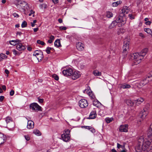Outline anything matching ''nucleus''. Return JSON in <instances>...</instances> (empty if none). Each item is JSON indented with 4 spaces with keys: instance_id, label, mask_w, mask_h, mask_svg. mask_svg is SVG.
Segmentation results:
<instances>
[{
    "instance_id": "20",
    "label": "nucleus",
    "mask_w": 152,
    "mask_h": 152,
    "mask_svg": "<svg viewBox=\"0 0 152 152\" xmlns=\"http://www.w3.org/2000/svg\"><path fill=\"white\" fill-rule=\"evenodd\" d=\"M42 53L43 52L41 50H36L34 52L33 55L36 56L38 55L42 56Z\"/></svg>"
},
{
    "instance_id": "41",
    "label": "nucleus",
    "mask_w": 152,
    "mask_h": 152,
    "mask_svg": "<svg viewBox=\"0 0 152 152\" xmlns=\"http://www.w3.org/2000/svg\"><path fill=\"white\" fill-rule=\"evenodd\" d=\"M47 5L46 4H40L39 7L41 9H42L43 8H44L45 9L47 8Z\"/></svg>"
},
{
    "instance_id": "44",
    "label": "nucleus",
    "mask_w": 152,
    "mask_h": 152,
    "mask_svg": "<svg viewBox=\"0 0 152 152\" xmlns=\"http://www.w3.org/2000/svg\"><path fill=\"white\" fill-rule=\"evenodd\" d=\"M52 48L50 47H48L46 50V51L47 54H50V50H51Z\"/></svg>"
},
{
    "instance_id": "51",
    "label": "nucleus",
    "mask_w": 152,
    "mask_h": 152,
    "mask_svg": "<svg viewBox=\"0 0 152 152\" xmlns=\"http://www.w3.org/2000/svg\"><path fill=\"white\" fill-rule=\"evenodd\" d=\"M129 16L130 19L132 20L134 18V16L132 14H129Z\"/></svg>"
},
{
    "instance_id": "43",
    "label": "nucleus",
    "mask_w": 152,
    "mask_h": 152,
    "mask_svg": "<svg viewBox=\"0 0 152 152\" xmlns=\"http://www.w3.org/2000/svg\"><path fill=\"white\" fill-rule=\"evenodd\" d=\"M37 43L38 44H40L42 45H45V43L43 41H41L40 40H38L37 41Z\"/></svg>"
},
{
    "instance_id": "55",
    "label": "nucleus",
    "mask_w": 152,
    "mask_h": 152,
    "mask_svg": "<svg viewBox=\"0 0 152 152\" xmlns=\"http://www.w3.org/2000/svg\"><path fill=\"white\" fill-rule=\"evenodd\" d=\"M49 38L50 39L53 41L55 37L54 36L52 35Z\"/></svg>"
},
{
    "instance_id": "50",
    "label": "nucleus",
    "mask_w": 152,
    "mask_h": 152,
    "mask_svg": "<svg viewBox=\"0 0 152 152\" xmlns=\"http://www.w3.org/2000/svg\"><path fill=\"white\" fill-rule=\"evenodd\" d=\"M146 77H147V79L150 78H152V71L150 72V73Z\"/></svg>"
},
{
    "instance_id": "5",
    "label": "nucleus",
    "mask_w": 152,
    "mask_h": 152,
    "mask_svg": "<svg viewBox=\"0 0 152 152\" xmlns=\"http://www.w3.org/2000/svg\"><path fill=\"white\" fill-rule=\"evenodd\" d=\"M70 131L69 129L65 130L64 132L61 135L62 139L65 142H68L70 140V135L69 134Z\"/></svg>"
},
{
    "instance_id": "34",
    "label": "nucleus",
    "mask_w": 152,
    "mask_h": 152,
    "mask_svg": "<svg viewBox=\"0 0 152 152\" xmlns=\"http://www.w3.org/2000/svg\"><path fill=\"white\" fill-rule=\"evenodd\" d=\"M95 42L98 44H102V39L99 38L96 39Z\"/></svg>"
},
{
    "instance_id": "24",
    "label": "nucleus",
    "mask_w": 152,
    "mask_h": 152,
    "mask_svg": "<svg viewBox=\"0 0 152 152\" xmlns=\"http://www.w3.org/2000/svg\"><path fill=\"white\" fill-rule=\"evenodd\" d=\"M54 46L57 48L61 47L60 41L59 39H56L54 42Z\"/></svg>"
},
{
    "instance_id": "21",
    "label": "nucleus",
    "mask_w": 152,
    "mask_h": 152,
    "mask_svg": "<svg viewBox=\"0 0 152 152\" xmlns=\"http://www.w3.org/2000/svg\"><path fill=\"white\" fill-rule=\"evenodd\" d=\"M128 7L127 6H124L123 8L122 9V13L124 14H127L129 12V10L128 9Z\"/></svg>"
},
{
    "instance_id": "28",
    "label": "nucleus",
    "mask_w": 152,
    "mask_h": 152,
    "mask_svg": "<svg viewBox=\"0 0 152 152\" xmlns=\"http://www.w3.org/2000/svg\"><path fill=\"white\" fill-rule=\"evenodd\" d=\"M101 104V103L97 100H94L93 102V105L97 107H98L99 106V104Z\"/></svg>"
},
{
    "instance_id": "6",
    "label": "nucleus",
    "mask_w": 152,
    "mask_h": 152,
    "mask_svg": "<svg viewBox=\"0 0 152 152\" xmlns=\"http://www.w3.org/2000/svg\"><path fill=\"white\" fill-rule=\"evenodd\" d=\"M29 107L31 109L35 111H41V107L36 103H33L31 104Z\"/></svg>"
},
{
    "instance_id": "42",
    "label": "nucleus",
    "mask_w": 152,
    "mask_h": 152,
    "mask_svg": "<svg viewBox=\"0 0 152 152\" xmlns=\"http://www.w3.org/2000/svg\"><path fill=\"white\" fill-rule=\"evenodd\" d=\"M27 23L25 21H24L23 22L22 24L21 27L22 28H24L27 26Z\"/></svg>"
},
{
    "instance_id": "54",
    "label": "nucleus",
    "mask_w": 152,
    "mask_h": 152,
    "mask_svg": "<svg viewBox=\"0 0 152 152\" xmlns=\"http://www.w3.org/2000/svg\"><path fill=\"white\" fill-rule=\"evenodd\" d=\"M34 12H35L33 10H31L30 11V13L28 15L29 16H30L32 14H34Z\"/></svg>"
},
{
    "instance_id": "15",
    "label": "nucleus",
    "mask_w": 152,
    "mask_h": 152,
    "mask_svg": "<svg viewBox=\"0 0 152 152\" xmlns=\"http://www.w3.org/2000/svg\"><path fill=\"white\" fill-rule=\"evenodd\" d=\"M84 45L80 42H78L76 44V48L79 51L83 50L84 47Z\"/></svg>"
},
{
    "instance_id": "52",
    "label": "nucleus",
    "mask_w": 152,
    "mask_h": 152,
    "mask_svg": "<svg viewBox=\"0 0 152 152\" xmlns=\"http://www.w3.org/2000/svg\"><path fill=\"white\" fill-rule=\"evenodd\" d=\"M12 15L15 17L18 18L19 17V15L15 12L13 13Z\"/></svg>"
},
{
    "instance_id": "46",
    "label": "nucleus",
    "mask_w": 152,
    "mask_h": 152,
    "mask_svg": "<svg viewBox=\"0 0 152 152\" xmlns=\"http://www.w3.org/2000/svg\"><path fill=\"white\" fill-rule=\"evenodd\" d=\"M53 77L56 80H58L59 79V77L58 75L56 74H54L53 75Z\"/></svg>"
},
{
    "instance_id": "13",
    "label": "nucleus",
    "mask_w": 152,
    "mask_h": 152,
    "mask_svg": "<svg viewBox=\"0 0 152 152\" xmlns=\"http://www.w3.org/2000/svg\"><path fill=\"white\" fill-rule=\"evenodd\" d=\"M7 138V137L5 135L0 132V145L6 142Z\"/></svg>"
},
{
    "instance_id": "57",
    "label": "nucleus",
    "mask_w": 152,
    "mask_h": 152,
    "mask_svg": "<svg viewBox=\"0 0 152 152\" xmlns=\"http://www.w3.org/2000/svg\"><path fill=\"white\" fill-rule=\"evenodd\" d=\"M4 98V97L3 96H0V102H2Z\"/></svg>"
},
{
    "instance_id": "62",
    "label": "nucleus",
    "mask_w": 152,
    "mask_h": 152,
    "mask_svg": "<svg viewBox=\"0 0 152 152\" xmlns=\"http://www.w3.org/2000/svg\"><path fill=\"white\" fill-rule=\"evenodd\" d=\"M53 3L54 4H57L58 2V0H52Z\"/></svg>"
},
{
    "instance_id": "53",
    "label": "nucleus",
    "mask_w": 152,
    "mask_h": 152,
    "mask_svg": "<svg viewBox=\"0 0 152 152\" xmlns=\"http://www.w3.org/2000/svg\"><path fill=\"white\" fill-rule=\"evenodd\" d=\"M26 140L27 141H28L30 140V137L28 135H25L24 136Z\"/></svg>"
},
{
    "instance_id": "60",
    "label": "nucleus",
    "mask_w": 152,
    "mask_h": 152,
    "mask_svg": "<svg viewBox=\"0 0 152 152\" xmlns=\"http://www.w3.org/2000/svg\"><path fill=\"white\" fill-rule=\"evenodd\" d=\"M13 54L15 55H16L18 54V51L15 50H13Z\"/></svg>"
},
{
    "instance_id": "49",
    "label": "nucleus",
    "mask_w": 152,
    "mask_h": 152,
    "mask_svg": "<svg viewBox=\"0 0 152 152\" xmlns=\"http://www.w3.org/2000/svg\"><path fill=\"white\" fill-rule=\"evenodd\" d=\"M120 21L121 22L120 23H121V25H122V24H124L126 23L125 20V19L124 20L123 17H122V20H121Z\"/></svg>"
},
{
    "instance_id": "27",
    "label": "nucleus",
    "mask_w": 152,
    "mask_h": 152,
    "mask_svg": "<svg viewBox=\"0 0 152 152\" xmlns=\"http://www.w3.org/2000/svg\"><path fill=\"white\" fill-rule=\"evenodd\" d=\"M5 121H6V123L7 125V124H8L10 121L12 123H13L12 121V118L9 117H7Z\"/></svg>"
},
{
    "instance_id": "18",
    "label": "nucleus",
    "mask_w": 152,
    "mask_h": 152,
    "mask_svg": "<svg viewBox=\"0 0 152 152\" xmlns=\"http://www.w3.org/2000/svg\"><path fill=\"white\" fill-rule=\"evenodd\" d=\"M148 82V80L147 79V77L143 79V80H141L140 83V85L141 86H143L145 85Z\"/></svg>"
},
{
    "instance_id": "38",
    "label": "nucleus",
    "mask_w": 152,
    "mask_h": 152,
    "mask_svg": "<svg viewBox=\"0 0 152 152\" xmlns=\"http://www.w3.org/2000/svg\"><path fill=\"white\" fill-rule=\"evenodd\" d=\"M42 56H41L40 55H38L36 56L39 61V60H40V61H41L42 59L43 58L44 56L43 53Z\"/></svg>"
},
{
    "instance_id": "37",
    "label": "nucleus",
    "mask_w": 152,
    "mask_h": 152,
    "mask_svg": "<svg viewBox=\"0 0 152 152\" xmlns=\"http://www.w3.org/2000/svg\"><path fill=\"white\" fill-rule=\"evenodd\" d=\"M144 31L147 33L150 34H151L152 33L151 29L149 28H145L144 29Z\"/></svg>"
},
{
    "instance_id": "19",
    "label": "nucleus",
    "mask_w": 152,
    "mask_h": 152,
    "mask_svg": "<svg viewBox=\"0 0 152 152\" xmlns=\"http://www.w3.org/2000/svg\"><path fill=\"white\" fill-rule=\"evenodd\" d=\"M21 41L19 39H16L15 40H12L10 41V44L12 45H17L19 43H20Z\"/></svg>"
},
{
    "instance_id": "33",
    "label": "nucleus",
    "mask_w": 152,
    "mask_h": 152,
    "mask_svg": "<svg viewBox=\"0 0 152 152\" xmlns=\"http://www.w3.org/2000/svg\"><path fill=\"white\" fill-rule=\"evenodd\" d=\"M113 120V118H105V121L107 123H109L112 122Z\"/></svg>"
},
{
    "instance_id": "10",
    "label": "nucleus",
    "mask_w": 152,
    "mask_h": 152,
    "mask_svg": "<svg viewBox=\"0 0 152 152\" xmlns=\"http://www.w3.org/2000/svg\"><path fill=\"white\" fill-rule=\"evenodd\" d=\"M81 73L77 71H73L72 75V78L73 80H75L79 77L81 75Z\"/></svg>"
},
{
    "instance_id": "25",
    "label": "nucleus",
    "mask_w": 152,
    "mask_h": 152,
    "mask_svg": "<svg viewBox=\"0 0 152 152\" xmlns=\"http://www.w3.org/2000/svg\"><path fill=\"white\" fill-rule=\"evenodd\" d=\"M117 24V22L116 20H114L109 26V28L112 29Z\"/></svg>"
},
{
    "instance_id": "31",
    "label": "nucleus",
    "mask_w": 152,
    "mask_h": 152,
    "mask_svg": "<svg viewBox=\"0 0 152 152\" xmlns=\"http://www.w3.org/2000/svg\"><path fill=\"white\" fill-rule=\"evenodd\" d=\"M148 136L152 135V123L150 125V126L148 130Z\"/></svg>"
},
{
    "instance_id": "56",
    "label": "nucleus",
    "mask_w": 152,
    "mask_h": 152,
    "mask_svg": "<svg viewBox=\"0 0 152 152\" xmlns=\"http://www.w3.org/2000/svg\"><path fill=\"white\" fill-rule=\"evenodd\" d=\"M14 94V91L13 90H11L10 92V95L11 96H13Z\"/></svg>"
},
{
    "instance_id": "61",
    "label": "nucleus",
    "mask_w": 152,
    "mask_h": 152,
    "mask_svg": "<svg viewBox=\"0 0 152 152\" xmlns=\"http://www.w3.org/2000/svg\"><path fill=\"white\" fill-rule=\"evenodd\" d=\"M102 113H103V112H102V110H100L99 111V115H101V116H104V115L103 114H102Z\"/></svg>"
},
{
    "instance_id": "48",
    "label": "nucleus",
    "mask_w": 152,
    "mask_h": 152,
    "mask_svg": "<svg viewBox=\"0 0 152 152\" xmlns=\"http://www.w3.org/2000/svg\"><path fill=\"white\" fill-rule=\"evenodd\" d=\"M37 99L38 102L40 103H42L44 101V99H40L39 97H37Z\"/></svg>"
},
{
    "instance_id": "58",
    "label": "nucleus",
    "mask_w": 152,
    "mask_h": 152,
    "mask_svg": "<svg viewBox=\"0 0 152 152\" xmlns=\"http://www.w3.org/2000/svg\"><path fill=\"white\" fill-rule=\"evenodd\" d=\"M151 23V22L150 21H147L145 22V24L146 25H150Z\"/></svg>"
},
{
    "instance_id": "1",
    "label": "nucleus",
    "mask_w": 152,
    "mask_h": 152,
    "mask_svg": "<svg viewBox=\"0 0 152 152\" xmlns=\"http://www.w3.org/2000/svg\"><path fill=\"white\" fill-rule=\"evenodd\" d=\"M138 143L135 147V149L136 152H142L148 148H152V141H151L147 139H144L143 136H141L138 139Z\"/></svg>"
},
{
    "instance_id": "11",
    "label": "nucleus",
    "mask_w": 152,
    "mask_h": 152,
    "mask_svg": "<svg viewBox=\"0 0 152 152\" xmlns=\"http://www.w3.org/2000/svg\"><path fill=\"white\" fill-rule=\"evenodd\" d=\"M128 125L127 124L121 125L119 127V131L121 132H128Z\"/></svg>"
},
{
    "instance_id": "47",
    "label": "nucleus",
    "mask_w": 152,
    "mask_h": 152,
    "mask_svg": "<svg viewBox=\"0 0 152 152\" xmlns=\"http://www.w3.org/2000/svg\"><path fill=\"white\" fill-rule=\"evenodd\" d=\"M59 28L61 30H65L67 28L65 26H61L59 27Z\"/></svg>"
},
{
    "instance_id": "9",
    "label": "nucleus",
    "mask_w": 152,
    "mask_h": 152,
    "mask_svg": "<svg viewBox=\"0 0 152 152\" xmlns=\"http://www.w3.org/2000/svg\"><path fill=\"white\" fill-rule=\"evenodd\" d=\"M148 113V112L146 108H144L140 113L139 115V117L142 119L145 118Z\"/></svg>"
},
{
    "instance_id": "4",
    "label": "nucleus",
    "mask_w": 152,
    "mask_h": 152,
    "mask_svg": "<svg viewBox=\"0 0 152 152\" xmlns=\"http://www.w3.org/2000/svg\"><path fill=\"white\" fill-rule=\"evenodd\" d=\"M144 100L143 98H140L136 100L133 101L130 99H126L125 101V102L129 106L131 107L133 106L134 105H138L140 104L142 102H143Z\"/></svg>"
},
{
    "instance_id": "63",
    "label": "nucleus",
    "mask_w": 152,
    "mask_h": 152,
    "mask_svg": "<svg viewBox=\"0 0 152 152\" xmlns=\"http://www.w3.org/2000/svg\"><path fill=\"white\" fill-rule=\"evenodd\" d=\"M2 89L4 90L5 91L6 89V86L5 85H3L2 86Z\"/></svg>"
},
{
    "instance_id": "8",
    "label": "nucleus",
    "mask_w": 152,
    "mask_h": 152,
    "mask_svg": "<svg viewBox=\"0 0 152 152\" xmlns=\"http://www.w3.org/2000/svg\"><path fill=\"white\" fill-rule=\"evenodd\" d=\"M79 104L80 107L85 108L88 106V103L86 100L84 99H83L80 100L79 101Z\"/></svg>"
},
{
    "instance_id": "64",
    "label": "nucleus",
    "mask_w": 152,
    "mask_h": 152,
    "mask_svg": "<svg viewBox=\"0 0 152 152\" xmlns=\"http://www.w3.org/2000/svg\"><path fill=\"white\" fill-rule=\"evenodd\" d=\"M4 72L7 75H8L9 73V71L7 69L5 70Z\"/></svg>"
},
{
    "instance_id": "3",
    "label": "nucleus",
    "mask_w": 152,
    "mask_h": 152,
    "mask_svg": "<svg viewBox=\"0 0 152 152\" xmlns=\"http://www.w3.org/2000/svg\"><path fill=\"white\" fill-rule=\"evenodd\" d=\"M128 39H126L123 43V51H122V55L123 58H125L127 56L128 53V50H129V41Z\"/></svg>"
},
{
    "instance_id": "45",
    "label": "nucleus",
    "mask_w": 152,
    "mask_h": 152,
    "mask_svg": "<svg viewBox=\"0 0 152 152\" xmlns=\"http://www.w3.org/2000/svg\"><path fill=\"white\" fill-rule=\"evenodd\" d=\"M121 20H122V17L121 16H119L116 19V21L118 23H120Z\"/></svg>"
},
{
    "instance_id": "12",
    "label": "nucleus",
    "mask_w": 152,
    "mask_h": 152,
    "mask_svg": "<svg viewBox=\"0 0 152 152\" xmlns=\"http://www.w3.org/2000/svg\"><path fill=\"white\" fill-rule=\"evenodd\" d=\"M97 116L96 111L95 110H93L90 113L89 117L87 118L89 119H94L96 118Z\"/></svg>"
},
{
    "instance_id": "59",
    "label": "nucleus",
    "mask_w": 152,
    "mask_h": 152,
    "mask_svg": "<svg viewBox=\"0 0 152 152\" xmlns=\"http://www.w3.org/2000/svg\"><path fill=\"white\" fill-rule=\"evenodd\" d=\"M139 36L142 38H144V37H145V36H144V34L142 33H140L139 34Z\"/></svg>"
},
{
    "instance_id": "7",
    "label": "nucleus",
    "mask_w": 152,
    "mask_h": 152,
    "mask_svg": "<svg viewBox=\"0 0 152 152\" xmlns=\"http://www.w3.org/2000/svg\"><path fill=\"white\" fill-rule=\"evenodd\" d=\"M73 72V69L71 68L64 69L62 71V73L65 76L68 77L71 76Z\"/></svg>"
},
{
    "instance_id": "16",
    "label": "nucleus",
    "mask_w": 152,
    "mask_h": 152,
    "mask_svg": "<svg viewBox=\"0 0 152 152\" xmlns=\"http://www.w3.org/2000/svg\"><path fill=\"white\" fill-rule=\"evenodd\" d=\"M34 126V122L31 121L29 120L28 121L27 128L28 129H31L33 128Z\"/></svg>"
},
{
    "instance_id": "30",
    "label": "nucleus",
    "mask_w": 152,
    "mask_h": 152,
    "mask_svg": "<svg viewBox=\"0 0 152 152\" xmlns=\"http://www.w3.org/2000/svg\"><path fill=\"white\" fill-rule=\"evenodd\" d=\"M122 3V1H118L116 2H114L112 4V6L113 7H117L119 4H120Z\"/></svg>"
},
{
    "instance_id": "14",
    "label": "nucleus",
    "mask_w": 152,
    "mask_h": 152,
    "mask_svg": "<svg viewBox=\"0 0 152 152\" xmlns=\"http://www.w3.org/2000/svg\"><path fill=\"white\" fill-rule=\"evenodd\" d=\"M16 48L19 51L24 50L26 48L25 46L21 43H19L17 45Z\"/></svg>"
},
{
    "instance_id": "17",
    "label": "nucleus",
    "mask_w": 152,
    "mask_h": 152,
    "mask_svg": "<svg viewBox=\"0 0 152 152\" xmlns=\"http://www.w3.org/2000/svg\"><path fill=\"white\" fill-rule=\"evenodd\" d=\"M90 88L89 87V88H87V89H85L84 91L83 92L84 93H87L88 94L89 96L91 97V99H94V98H95V96L93 95H92L91 96V93H90Z\"/></svg>"
},
{
    "instance_id": "22",
    "label": "nucleus",
    "mask_w": 152,
    "mask_h": 152,
    "mask_svg": "<svg viewBox=\"0 0 152 152\" xmlns=\"http://www.w3.org/2000/svg\"><path fill=\"white\" fill-rule=\"evenodd\" d=\"M83 127L84 128H85L86 129H87L90 130V131H91L93 133H94L95 132V129L93 128L91 126H83Z\"/></svg>"
},
{
    "instance_id": "36",
    "label": "nucleus",
    "mask_w": 152,
    "mask_h": 152,
    "mask_svg": "<svg viewBox=\"0 0 152 152\" xmlns=\"http://www.w3.org/2000/svg\"><path fill=\"white\" fill-rule=\"evenodd\" d=\"M117 148L118 149L121 148L123 150L126 149L124 145H121L118 143H117Z\"/></svg>"
},
{
    "instance_id": "40",
    "label": "nucleus",
    "mask_w": 152,
    "mask_h": 152,
    "mask_svg": "<svg viewBox=\"0 0 152 152\" xmlns=\"http://www.w3.org/2000/svg\"><path fill=\"white\" fill-rule=\"evenodd\" d=\"M27 3L23 1H21V2L20 3V4H21V6L22 7H25V6H26V5L27 4Z\"/></svg>"
},
{
    "instance_id": "26",
    "label": "nucleus",
    "mask_w": 152,
    "mask_h": 152,
    "mask_svg": "<svg viewBox=\"0 0 152 152\" xmlns=\"http://www.w3.org/2000/svg\"><path fill=\"white\" fill-rule=\"evenodd\" d=\"M93 74L95 76H99L101 75L102 73L100 72H99L97 70H95L93 71Z\"/></svg>"
},
{
    "instance_id": "35",
    "label": "nucleus",
    "mask_w": 152,
    "mask_h": 152,
    "mask_svg": "<svg viewBox=\"0 0 152 152\" xmlns=\"http://www.w3.org/2000/svg\"><path fill=\"white\" fill-rule=\"evenodd\" d=\"M113 14L112 12L108 11L106 13V16L108 18H110L113 17Z\"/></svg>"
},
{
    "instance_id": "29",
    "label": "nucleus",
    "mask_w": 152,
    "mask_h": 152,
    "mask_svg": "<svg viewBox=\"0 0 152 152\" xmlns=\"http://www.w3.org/2000/svg\"><path fill=\"white\" fill-rule=\"evenodd\" d=\"M0 124L2 126L4 127H6L7 126L6 121H5L4 119H3L2 120L0 121Z\"/></svg>"
},
{
    "instance_id": "23",
    "label": "nucleus",
    "mask_w": 152,
    "mask_h": 152,
    "mask_svg": "<svg viewBox=\"0 0 152 152\" xmlns=\"http://www.w3.org/2000/svg\"><path fill=\"white\" fill-rule=\"evenodd\" d=\"M131 87V86L128 84L126 83H123L121 84V88L123 89L129 88Z\"/></svg>"
},
{
    "instance_id": "2",
    "label": "nucleus",
    "mask_w": 152,
    "mask_h": 152,
    "mask_svg": "<svg viewBox=\"0 0 152 152\" xmlns=\"http://www.w3.org/2000/svg\"><path fill=\"white\" fill-rule=\"evenodd\" d=\"M148 50V48H145L142 50L139 53H137L131 54L130 56V58L129 57V58L134 60L133 62L134 65H137L141 61L146 55Z\"/></svg>"
},
{
    "instance_id": "32",
    "label": "nucleus",
    "mask_w": 152,
    "mask_h": 152,
    "mask_svg": "<svg viewBox=\"0 0 152 152\" xmlns=\"http://www.w3.org/2000/svg\"><path fill=\"white\" fill-rule=\"evenodd\" d=\"M33 133L38 136L41 135V134L40 131L38 129H35L33 131Z\"/></svg>"
},
{
    "instance_id": "39",
    "label": "nucleus",
    "mask_w": 152,
    "mask_h": 152,
    "mask_svg": "<svg viewBox=\"0 0 152 152\" xmlns=\"http://www.w3.org/2000/svg\"><path fill=\"white\" fill-rule=\"evenodd\" d=\"M0 57H1L2 59H3L7 58V56H6L4 54L2 53L0 54Z\"/></svg>"
}]
</instances>
